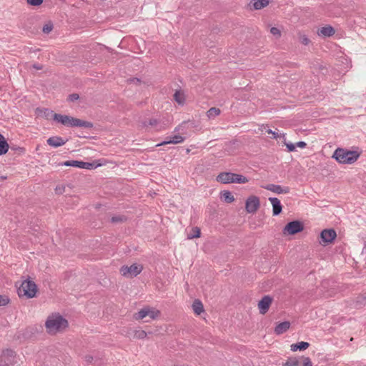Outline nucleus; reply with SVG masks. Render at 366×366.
Returning <instances> with one entry per match:
<instances>
[{"instance_id": "obj_1", "label": "nucleus", "mask_w": 366, "mask_h": 366, "mask_svg": "<svg viewBox=\"0 0 366 366\" xmlns=\"http://www.w3.org/2000/svg\"><path fill=\"white\" fill-rule=\"evenodd\" d=\"M68 325V321L59 313L51 314L45 322L46 331L50 335L62 332Z\"/></svg>"}, {"instance_id": "obj_2", "label": "nucleus", "mask_w": 366, "mask_h": 366, "mask_svg": "<svg viewBox=\"0 0 366 366\" xmlns=\"http://www.w3.org/2000/svg\"><path fill=\"white\" fill-rule=\"evenodd\" d=\"M54 121L58 123H61L64 126L71 127H79L84 128H92L94 127L93 123L91 122L84 121L69 115H63L60 114H55Z\"/></svg>"}, {"instance_id": "obj_3", "label": "nucleus", "mask_w": 366, "mask_h": 366, "mask_svg": "<svg viewBox=\"0 0 366 366\" xmlns=\"http://www.w3.org/2000/svg\"><path fill=\"white\" fill-rule=\"evenodd\" d=\"M360 153L357 151H350L342 148H337L332 157L341 164H352L357 160Z\"/></svg>"}, {"instance_id": "obj_4", "label": "nucleus", "mask_w": 366, "mask_h": 366, "mask_svg": "<svg viewBox=\"0 0 366 366\" xmlns=\"http://www.w3.org/2000/svg\"><path fill=\"white\" fill-rule=\"evenodd\" d=\"M17 363L16 352L10 349L3 350L0 355V366H15Z\"/></svg>"}, {"instance_id": "obj_5", "label": "nucleus", "mask_w": 366, "mask_h": 366, "mask_svg": "<svg viewBox=\"0 0 366 366\" xmlns=\"http://www.w3.org/2000/svg\"><path fill=\"white\" fill-rule=\"evenodd\" d=\"M160 315V312L150 307H144L141 309L138 312L134 315V318L137 320H143L147 317H149L151 320L157 319Z\"/></svg>"}, {"instance_id": "obj_6", "label": "nucleus", "mask_w": 366, "mask_h": 366, "mask_svg": "<svg viewBox=\"0 0 366 366\" xmlns=\"http://www.w3.org/2000/svg\"><path fill=\"white\" fill-rule=\"evenodd\" d=\"M143 270L142 264H133L131 266L124 265L120 268V273L122 276L127 278L137 277Z\"/></svg>"}, {"instance_id": "obj_7", "label": "nucleus", "mask_w": 366, "mask_h": 366, "mask_svg": "<svg viewBox=\"0 0 366 366\" xmlns=\"http://www.w3.org/2000/svg\"><path fill=\"white\" fill-rule=\"evenodd\" d=\"M304 229L303 223L300 221H292L288 222L283 229L284 234H295Z\"/></svg>"}, {"instance_id": "obj_8", "label": "nucleus", "mask_w": 366, "mask_h": 366, "mask_svg": "<svg viewBox=\"0 0 366 366\" xmlns=\"http://www.w3.org/2000/svg\"><path fill=\"white\" fill-rule=\"evenodd\" d=\"M24 297L27 298H34L38 292V287L34 282L29 278L24 280Z\"/></svg>"}, {"instance_id": "obj_9", "label": "nucleus", "mask_w": 366, "mask_h": 366, "mask_svg": "<svg viewBox=\"0 0 366 366\" xmlns=\"http://www.w3.org/2000/svg\"><path fill=\"white\" fill-rule=\"evenodd\" d=\"M260 205L259 199L256 196H250L245 202V209L248 213H254Z\"/></svg>"}, {"instance_id": "obj_10", "label": "nucleus", "mask_w": 366, "mask_h": 366, "mask_svg": "<svg viewBox=\"0 0 366 366\" xmlns=\"http://www.w3.org/2000/svg\"><path fill=\"white\" fill-rule=\"evenodd\" d=\"M272 297L269 295H264L258 303V308L259 313L264 315L269 310V308L272 302Z\"/></svg>"}, {"instance_id": "obj_11", "label": "nucleus", "mask_w": 366, "mask_h": 366, "mask_svg": "<svg viewBox=\"0 0 366 366\" xmlns=\"http://www.w3.org/2000/svg\"><path fill=\"white\" fill-rule=\"evenodd\" d=\"M336 237V232L333 229H324L320 233L322 241L325 244L331 243Z\"/></svg>"}, {"instance_id": "obj_12", "label": "nucleus", "mask_w": 366, "mask_h": 366, "mask_svg": "<svg viewBox=\"0 0 366 366\" xmlns=\"http://www.w3.org/2000/svg\"><path fill=\"white\" fill-rule=\"evenodd\" d=\"M264 189L269 190L276 194H288L290 192V188L288 187H282L280 185L269 184L264 187Z\"/></svg>"}, {"instance_id": "obj_13", "label": "nucleus", "mask_w": 366, "mask_h": 366, "mask_svg": "<svg viewBox=\"0 0 366 366\" xmlns=\"http://www.w3.org/2000/svg\"><path fill=\"white\" fill-rule=\"evenodd\" d=\"M269 201L272 205V214L274 216L279 215L282 210V206L279 199L276 197H269Z\"/></svg>"}, {"instance_id": "obj_14", "label": "nucleus", "mask_w": 366, "mask_h": 366, "mask_svg": "<svg viewBox=\"0 0 366 366\" xmlns=\"http://www.w3.org/2000/svg\"><path fill=\"white\" fill-rule=\"evenodd\" d=\"M232 172H221L217 177L216 180L222 184L232 183Z\"/></svg>"}, {"instance_id": "obj_15", "label": "nucleus", "mask_w": 366, "mask_h": 366, "mask_svg": "<svg viewBox=\"0 0 366 366\" xmlns=\"http://www.w3.org/2000/svg\"><path fill=\"white\" fill-rule=\"evenodd\" d=\"M46 142L51 147H59L60 146L64 145L66 142V141L64 140L61 137L54 136V137H49L46 140Z\"/></svg>"}, {"instance_id": "obj_16", "label": "nucleus", "mask_w": 366, "mask_h": 366, "mask_svg": "<svg viewBox=\"0 0 366 366\" xmlns=\"http://www.w3.org/2000/svg\"><path fill=\"white\" fill-rule=\"evenodd\" d=\"M36 114L38 116L44 117L46 119H53L54 120V113L52 110L46 108L37 109Z\"/></svg>"}, {"instance_id": "obj_17", "label": "nucleus", "mask_w": 366, "mask_h": 366, "mask_svg": "<svg viewBox=\"0 0 366 366\" xmlns=\"http://www.w3.org/2000/svg\"><path fill=\"white\" fill-rule=\"evenodd\" d=\"M290 327L289 321H285L279 323L274 328V332L277 335H281L285 332Z\"/></svg>"}, {"instance_id": "obj_18", "label": "nucleus", "mask_w": 366, "mask_h": 366, "mask_svg": "<svg viewBox=\"0 0 366 366\" xmlns=\"http://www.w3.org/2000/svg\"><path fill=\"white\" fill-rule=\"evenodd\" d=\"M335 33L334 28L331 26H323L318 31V34L323 36H332Z\"/></svg>"}, {"instance_id": "obj_19", "label": "nucleus", "mask_w": 366, "mask_h": 366, "mask_svg": "<svg viewBox=\"0 0 366 366\" xmlns=\"http://www.w3.org/2000/svg\"><path fill=\"white\" fill-rule=\"evenodd\" d=\"M184 137L180 135H174L172 137H170L169 139L166 140L160 144H158L157 146L164 145L167 144H178L182 143L184 141Z\"/></svg>"}, {"instance_id": "obj_20", "label": "nucleus", "mask_w": 366, "mask_h": 366, "mask_svg": "<svg viewBox=\"0 0 366 366\" xmlns=\"http://www.w3.org/2000/svg\"><path fill=\"white\" fill-rule=\"evenodd\" d=\"M310 344L307 342H300L291 345V350L295 352L297 350H305L307 349Z\"/></svg>"}, {"instance_id": "obj_21", "label": "nucleus", "mask_w": 366, "mask_h": 366, "mask_svg": "<svg viewBox=\"0 0 366 366\" xmlns=\"http://www.w3.org/2000/svg\"><path fill=\"white\" fill-rule=\"evenodd\" d=\"M192 309L197 315H200L204 311V307L202 302L199 300H195L192 304Z\"/></svg>"}, {"instance_id": "obj_22", "label": "nucleus", "mask_w": 366, "mask_h": 366, "mask_svg": "<svg viewBox=\"0 0 366 366\" xmlns=\"http://www.w3.org/2000/svg\"><path fill=\"white\" fill-rule=\"evenodd\" d=\"M221 198L227 203H232L234 201V197L232 194L227 190L221 192Z\"/></svg>"}, {"instance_id": "obj_23", "label": "nucleus", "mask_w": 366, "mask_h": 366, "mask_svg": "<svg viewBox=\"0 0 366 366\" xmlns=\"http://www.w3.org/2000/svg\"><path fill=\"white\" fill-rule=\"evenodd\" d=\"M232 183L244 184L248 182L247 177L243 175L232 173Z\"/></svg>"}, {"instance_id": "obj_24", "label": "nucleus", "mask_w": 366, "mask_h": 366, "mask_svg": "<svg viewBox=\"0 0 366 366\" xmlns=\"http://www.w3.org/2000/svg\"><path fill=\"white\" fill-rule=\"evenodd\" d=\"M201 235L200 228L198 227H194L192 228L190 232L187 234L188 239H192L194 238H198Z\"/></svg>"}, {"instance_id": "obj_25", "label": "nucleus", "mask_w": 366, "mask_h": 366, "mask_svg": "<svg viewBox=\"0 0 366 366\" xmlns=\"http://www.w3.org/2000/svg\"><path fill=\"white\" fill-rule=\"evenodd\" d=\"M84 163V162H82V161L72 160V161H66L62 164V165L67 166V167H75L83 169Z\"/></svg>"}, {"instance_id": "obj_26", "label": "nucleus", "mask_w": 366, "mask_h": 366, "mask_svg": "<svg viewBox=\"0 0 366 366\" xmlns=\"http://www.w3.org/2000/svg\"><path fill=\"white\" fill-rule=\"evenodd\" d=\"M269 4V0H254L253 7L256 10L262 9Z\"/></svg>"}, {"instance_id": "obj_27", "label": "nucleus", "mask_w": 366, "mask_h": 366, "mask_svg": "<svg viewBox=\"0 0 366 366\" xmlns=\"http://www.w3.org/2000/svg\"><path fill=\"white\" fill-rule=\"evenodd\" d=\"M174 99L180 105H183L185 101L184 93L180 91H176L174 94Z\"/></svg>"}, {"instance_id": "obj_28", "label": "nucleus", "mask_w": 366, "mask_h": 366, "mask_svg": "<svg viewBox=\"0 0 366 366\" xmlns=\"http://www.w3.org/2000/svg\"><path fill=\"white\" fill-rule=\"evenodd\" d=\"M221 111L219 109L216 107H212L207 112V116L209 119H213L220 114Z\"/></svg>"}, {"instance_id": "obj_29", "label": "nucleus", "mask_w": 366, "mask_h": 366, "mask_svg": "<svg viewBox=\"0 0 366 366\" xmlns=\"http://www.w3.org/2000/svg\"><path fill=\"white\" fill-rule=\"evenodd\" d=\"M299 360L296 357H289L287 360L283 363V366H297L299 365Z\"/></svg>"}, {"instance_id": "obj_30", "label": "nucleus", "mask_w": 366, "mask_h": 366, "mask_svg": "<svg viewBox=\"0 0 366 366\" xmlns=\"http://www.w3.org/2000/svg\"><path fill=\"white\" fill-rule=\"evenodd\" d=\"M54 29V24L51 21H48L42 27V32L45 34H49Z\"/></svg>"}, {"instance_id": "obj_31", "label": "nucleus", "mask_w": 366, "mask_h": 366, "mask_svg": "<svg viewBox=\"0 0 366 366\" xmlns=\"http://www.w3.org/2000/svg\"><path fill=\"white\" fill-rule=\"evenodd\" d=\"M298 38H299V41L303 45L307 46L310 43V39L305 34H303L302 32L298 33Z\"/></svg>"}, {"instance_id": "obj_32", "label": "nucleus", "mask_w": 366, "mask_h": 366, "mask_svg": "<svg viewBox=\"0 0 366 366\" xmlns=\"http://www.w3.org/2000/svg\"><path fill=\"white\" fill-rule=\"evenodd\" d=\"M147 336V333L144 330H137L134 331V337L137 339L143 340L145 339Z\"/></svg>"}, {"instance_id": "obj_33", "label": "nucleus", "mask_w": 366, "mask_h": 366, "mask_svg": "<svg viewBox=\"0 0 366 366\" xmlns=\"http://www.w3.org/2000/svg\"><path fill=\"white\" fill-rule=\"evenodd\" d=\"M9 146L6 141L0 143V155L6 154L9 150Z\"/></svg>"}, {"instance_id": "obj_34", "label": "nucleus", "mask_w": 366, "mask_h": 366, "mask_svg": "<svg viewBox=\"0 0 366 366\" xmlns=\"http://www.w3.org/2000/svg\"><path fill=\"white\" fill-rule=\"evenodd\" d=\"M9 303V298L6 295H0V306H6Z\"/></svg>"}, {"instance_id": "obj_35", "label": "nucleus", "mask_w": 366, "mask_h": 366, "mask_svg": "<svg viewBox=\"0 0 366 366\" xmlns=\"http://www.w3.org/2000/svg\"><path fill=\"white\" fill-rule=\"evenodd\" d=\"M26 1L28 4L31 6H37L41 5L43 3L44 0H26Z\"/></svg>"}, {"instance_id": "obj_36", "label": "nucleus", "mask_w": 366, "mask_h": 366, "mask_svg": "<svg viewBox=\"0 0 366 366\" xmlns=\"http://www.w3.org/2000/svg\"><path fill=\"white\" fill-rule=\"evenodd\" d=\"M270 33L272 35L275 36L277 38H279L281 36V32H280V29L277 27H272L270 29Z\"/></svg>"}, {"instance_id": "obj_37", "label": "nucleus", "mask_w": 366, "mask_h": 366, "mask_svg": "<svg viewBox=\"0 0 366 366\" xmlns=\"http://www.w3.org/2000/svg\"><path fill=\"white\" fill-rule=\"evenodd\" d=\"M159 124V122L157 119H151L148 124L147 122H144L143 123V126L144 127H147L148 125H150V126H157Z\"/></svg>"}, {"instance_id": "obj_38", "label": "nucleus", "mask_w": 366, "mask_h": 366, "mask_svg": "<svg viewBox=\"0 0 366 366\" xmlns=\"http://www.w3.org/2000/svg\"><path fill=\"white\" fill-rule=\"evenodd\" d=\"M16 287H17V292L19 296L21 297L23 296V290H21V287H23V282H16Z\"/></svg>"}, {"instance_id": "obj_39", "label": "nucleus", "mask_w": 366, "mask_h": 366, "mask_svg": "<svg viewBox=\"0 0 366 366\" xmlns=\"http://www.w3.org/2000/svg\"><path fill=\"white\" fill-rule=\"evenodd\" d=\"M79 99V95L76 93H73L68 96L67 100L69 102H74Z\"/></svg>"}, {"instance_id": "obj_40", "label": "nucleus", "mask_w": 366, "mask_h": 366, "mask_svg": "<svg viewBox=\"0 0 366 366\" xmlns=\"http://www.w3.org/2000/svg\"><path fill=\"white\" fill-rule=\"evenodd\" d=\"M302 359L303 360V362H302L303 366H312V363L310 357H302Z\"/></svg>"}, {"instance_id": "obj_41", "label": "nucleus", "mask_w": 366, "mask_h": 366, "mask_svg": "<svg viewBox=\"0 0 366 366\" xmlns=\"http://www.w3.org/2000/svg\"><path fill=\"white\" fill-rule=\"evenodd\" d=\"M124 219H125L122 216H115V217H112L111 221L113 223H118V222H123Z\"/></svg>"}, {"instance_id": "obj_42", "label": "nucleus", "mask_w": 366, "mask_h": 366, "mask_svg": "<svg viewBox=\"0 0 366 366\" xmlns=\"http://www.w3.org/2000/svg\"><path fill=\"white\" fill-rule=\"evenodd\" d=\"M95 167H96V166L94 165V163L85 162H84L83 169H94Z\"/></svg>"}, {"instance_id": "obj_43", "label": "nucleus", "mask_w": 366, "mask_h": 366, "mask_svg": "<svg viewBox=\"0 0 366 366\" xmlns=\"http://www.w3.org/2000/svg\"><path fill=\"white\" fill-rule=\"evenodd\" d=\"M65 191V187L62 185L61 186H57L56 188H55V192L57 194H61L64 192Z\"/></svg>"}, {"instance_id": "obj_44", "label": "nucleus", "mask_w": 366, "mask_h": 366, "mask_svg": "<svg viewBox=\"0 0 366 366\" xmlns=\"http://www.w3.org/2000/svg\"><path fill=\"white\" fill-rule=\"evenodd\" d=\"M84 360L86 362V363L89 364L92 362L94 357L90 355H86L84 356Z\"/></svg>"}, {"instance_id": "obj_45", "label": "nucleus", "mask_w": 366, "mask_h": 366, "mask_svg": "<svg viewBox=\"0 0 366 366\" xmlns=\"http://www.w3.org/2000/svg\"><path fill=\"white\" fill-rule=\"evenodd\" d=\"M127 81L130 84H139L141 81L138 78H131V79H129L127 80Z\"/></svg>"}, {"instance_id": "obj_46", "label": "nucleus", "mask_w": 366, "mask_h": 366, "mask_svg": "<svg viewBox=\"0 0 366 366\" xmlns=\"http://www.w3.org/2000/svg\"><path fill=\"white\" fill-rule=\"evenodd\" d=\"M266 132L269 134H272L274 139H277L278 137V134L270 129H267Z\"/></svg>"}, {"instance_id": "obj_47", "label": "nucleus", "mask_w": 366, "mask_h": 366, "mask_svg": "<svg viewBox=\"0 0 366 366\" xmlns=\"http://www.w3.org/2000/svg\"><path fill=\"white\" fill-rule=\"evenodd\" d=\"M286 146L289 152H293L295 149V145L292 143L286 144Z\"/></svg>"}, {"instance_id": "obj_48", "label": "nucleus", "mask_w": 366, "mask_h": 366, "mask_svg": "<svg viewBox=\"0 0 366 366\" xmlns=\"http://www.w3.org/2000/svg\"><path fill=\"white\" fill-rule=\"evenodd\" d=\"M32 67L36 70H41L43 69V66L41 64H34L32 65Z\"/></svg>"}, {"instance_id": "obj_49", "label": "nucleus", "mask_w": 366, "mask_h": 366, "mask_svg": "<svg viewBox=\"0 0 366 366\" xmlns=\"http://www.w3.org/2000/svg\"><path fill=\"white\" fill-rule=\"evenodd\" d=\"M296 145L298 147L305 148L306 147L307 144L305 142L301 141V142H297Z\"/></svg>"}, {"instance_id": "obj_50", "label": "nucleus", "mask_w": 366, "mask_h": 366, "mask_svg": "<svg viewBox=\"0 0 366 366\" xmlns=\"http://www.w3.org/2000/svg\"><path fill=\"white\" fill-rule=\"evenodd\" d=\"M4 141H6L5 137L1 134H0V143Z\"/></svg>"}, {"instance_id": "obj_51", "label": "nucleus", "mask_w": 366, "mask_h": 366, "mask_svg": "<svg viewBox=\"0 0 366 366\" xmlns=\"http://www.w3.org/2000/svg\"><path fill=\"white\" fill-rule=\"evenodd\" d=\"M267 125H262V126H261V127L259 128V129H260L261 131H264V130H265V131H266V130L267 129Z\"/></svg>"}, {"instance_id": "obj_52", "label": "nucleus", "mask_w": 366, "mask_h": 366, "mask_svg": "<svg viewBox=\"0 0 366 366\" xmlns=\"http://www.w3.org/2000/svg\"><path fill=\"white\" fill-rule=\"evenodd\" d=\"M362 297H358V298L360 299V300H357V303L360 302V303L362 304V302H364V301L362 300Z\"/></svg>"}, {"instance_id": "obj_53", "label": "nucleus", "mask_w": 366, "mask_h": 366, "mask_svg": "<svg viewBox=\"0 0 366 366\" xmlns=\"http://www.w3.org/2000/svg\"><path fill=\"white\" fill-rule=\"evenodd\" d=\"M164 127L162 126V125H160L159 127L157 129V130H162L163 129Z\"/></svg>"}, {"instance_id": "obj_54", "label": "nucleus", "mask_w": 366, "mask_h": 366, "mask_svg": "<svg viewBox=\"0 0 366 366\" xmlns=\"http://www.w3.org/2000/svg\"><path fill=\"white\" fill-rule=\"evenodd\" d=\"M362 300L363 301H365V300H366V297H362Z\"/></svg>"}]
</instances>
